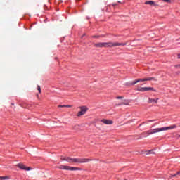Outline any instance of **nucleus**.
Masks as SVG:
<instances>
[{
	"instance_id": "1",
	"label": "nucleus",
	"mask_w": 180,
	"mask_h": 180,
	"mask_svg": "<svg viewBox=\"0 0 180 180\" xmlns=\"http://www.w3.org/2000/svg\"><path fill=\"white\" fill-rule=\"evenodd\" d=\"M172 129H176V125L173 124L169 127L150 129L148 131L142 132L139 139H143V137H148V136H150V134H154L155 133H160V131H164L165 130H172Z\"/></svg>"
},
{
	"instance_id": "2",
	"label": "nucleus",
	"mask_w": 180,
	"mask_h": 180,
	"mask_svg": "<svg viewBox=\"0 0 180 180\" xmlns=\"http://www.w3.org/2000/svg\"><path fill=\"white\" fill-rule=\"evenodd\" d=\"M117 46H126V44L119 42H98L94 44V47H96L97 49H102V47L108 49L109 47L112 48Z\"/></svg>"
},
{
	"instance_id": "3",
	"label": "nucleus",
	"mask_w": 180,
	"mask_h": 180,
	"mask_svg": "<svg viewBox=\"0 0 180 180\" xmlns=\"http://www.w3.org/2000/svg\"><path fill=\"white\" fill-rule=\"evenodd\" d=\"M68 162H75L76 164H86V162H89V161H92V159L89 158H70L67 157Z\"/></svg>"
},
{
	"instance_id": "4",
	"label": "nucleus",
	"mask_w": 180,
	"mask_h": 180,
	"mask_svg": "<svg viewBox=\"0 0 180 180\" xmlns=\"http://www.w3.org/2000/svg\"><path fill=\"white\" fill-rule=\"evenodd\" d=\"M146 81H157V79H155V77H146L143 79H137L131 83H129V82L126 83V86H131L133 85H136V84H137L138 82H144Z\"/></svg>"
},
{
	"instance_id": "5",
	"label": "nucleus",
	"mask_w": 180,
	"mask_h": 180,
	"mask_svg": "<svg viewBox=\"0 0 180 180\" xmlns=\"http://www.w3.org/2000/svg\"><path fill=\"white\" fill-rule=\"evenodd\" d=\"M56 168H58V169H65L66 171H82V168L74 167H71V166H65L63 165L57 166Z\"/></svg>"
},
{
	"instance_id": "6",
	"label": "nucleus",
	"mask_w": 180,
	"mask_h": 180,
	"mask_svg": "<svg viewBox=\"0 0 180 180\" xmlns=\"http://www.w3.org/2000/svg\"><path fill=\"white\" fill-rule=\"evenodd\" d=\"M79 108L80 109V111H79L77 112L78 117H79L81 116H84V115H85V113H86V112H88V107H86V106H80Z\"/></svg>"
},
{
	"instance_id": "7",
	"label": "nucleus",
	"mask_w": 180,
	"mask_h": 180,
	"mask_svg": "<svg viewBox=\"0 0 180 180\" xmlns=\"http://www.w3.org/2000/svg\"><path fill=\"white\" fill-rule=\"evenodd\" d=\"M136 91H139V92H146L147 91L157 92V90H155L153 87H138Z\"/></svg>"
},
{
	"instance_id": "8",
	"label": "nucleus",
	"mask_w": 180,
	"mask_h": 180,
	"mask_svg": "<svg viewBox=\"0 0 180 180\" xmlns=\"http://www.w3.org/2000/svg\"><path fill=\"white\" fill-rule=\"evenodd\" d=\"M16 167L20 168V169H22V171H32V167H27L23 163H18L16 165Z\"/></svg>"
},
{
	"instance_id": "9",
	"label": "nucleus",
	"mask_w": 180,
	"mask_h": 180,
	"mask_svg": "<svg viewBox=\"0 0 180 180\" xmlns=\"http://www.w3.org/2000/svg\"><path fill=\"white\" fill-rule=\"evenodd\" d=\"M101 123L104 124H113V120L103 119L101 120Z\"/></svg>"
},
{
	"instance_id": "10",
	"label": "nucleus",
	"mask_w": 180,
	"mask_h": 180,
	"mask_svg": "<svg viewBox=\"0 0 180 180\" xmlns=\"http://www.w3.org/2000/svg\"><path fill=\"white\" fill-rule=\"evenodd\" d=\"M130 104V101L129 100L125 99L121 103L116 104V106H122V105H129Z\"/></svg>"
},
{
	"instance_id": "11",
	"label": "nucleus",
	"mask_w": 180,
	"mask_h": 180,
	"mask_svg": "<svg viewBox=\"0 0 180 180\" xmlns=\"http://www.w3.org/2000/svg\"><path fill=\"white\" fill-rule=\"evenodd\" d=\"M145 5H150V6H157V4H155V2L153 1H146L145 2Z\"/></svg>"
},
{
	"instance_id": "12",
	"label": "nucleus",
	"mask_w": 180,
	"mask_h": 180,
	"mask_svg": "<svg viewBox=\"0 0 180 180\" xmlns=\"http://www.w3.org/2000/svg\"><path fill=\"white\" fill-rule=\"evenodd\" d=\"M148 103H158V98H148Z\"/></svg>"
},
{
	"instance_id": "13",
	"label": "nucleus",
	"mask_w": 180,
	"mask_h": 180,
	"mask_svg": "<svg viewBox=\"0 0 180 180\" xmlns=\"http://www.w3.org/2000/svg\"><path fill=\"white\" fill-rule=\"evenodd\" d=\"M58 108H72L71 105H59Z\"/></svg>"
},
{
	"instance_id": "14",
	"label": "nucleus",
	"mask_w": 180,
	"mask_h": 180,
	"mask_svg": "<svg viewBox=\"0 0 180 180\" xmlns=\"http://www.w3.org/2000/svg\"><path fill=\"white\" fill-rule=\"evenodd\" d=\"M92 39H99V37H105V35H93Z\"/></svg>"
},
{
	"instance_id": "15",
	"label": "nucleus",
	"mask_w": 180,
	"mask_h": 180,
	"mask_svg": "<svg viewBox=\"0 0 180 180\" xmlns=\"http://www.w3.org/2000/svg\"><path fill=\"white\" fill-rule=\"evenodd\" d=\"M75 131H79V125H75L72 128Z\"/></svg>"
},
{
	"instance_id": "16",
	"label": "nucleus",
	"mask_w": 180,
	"mask_h": 180,
	"mask_svg": "<svg viewBox=\"0 0 180 180\" xmlns=\"http://www.w3.org/2000/svg\"><path fill=\"white\" fill-rule=\"evenodd\" d=\"M6 179H9V177L8 176H0V180H6Z\"/></svg>"
},
{
	"instance_id": "17",
	"label": "nucleus",
	"mask_w": 180,
	"mask_h": 180,
	"mask_svg": "<svg viewBox=\"0 0 180 180\" xmlns=\"http://www.w3.org/2000/svg\"><path fill=\"white\" fill-rule=\"evenodd\" d=\"M60 160L62 161H67V158L66 157H64V156H60Z\"/></svg>"
},
{
	"instance_id": "18",
	"label": "nucleus",
	"mask_w": 180,
	"mask_h": 180,
	"mask_svg": "<svg viewBox=\"0 0 180 180\" xmlns=\"http://www.w3.org/2000/svg\"><path fill=\"white\" fill-rule=\"evenodd\" d=\"M37 89H38L39 94H41V88L40 87L39 85L37 86Z\"/></svg>"
},
{
	"instance_id": "19",
	"label": "nucleus",
	"mask_w": 180,
	"mask_h": 180,
	"mask_svg": "<svg viewBox=\"0 0 180 180\" xmlns=\"http://www.w3.org/2000/svg\"><path fill=\"white\" fill-rule=\"evenodd\" d=\"M153 151H154L153 150H148L146 153V154L147 155H148V154H153Z\"/></svg>"
},
{
	"instance_id": "20",
	"label": "nucleus",
	"mask_w": 180,
	"mask_h": 180,
	"mask_svg": "<svg viewBox=\"0 0 180 180\" xmlns=\"http://www.w3.org/2000/svg\"><path fill=\"white\" fill-rule=\"evenodd\" d=\"M115 99H123V96H117V97H115Z\"/></svg>"
},
{
	"instance_id": "21",
	"label": "nucleus",
	"mask_w": 180,
	"mask_h": 180,
	"mask_svg": "<svg viewBox=\"0 0 180 180\" xmlns=\"http://www.w3.org/2000/svg\"><path fill=\"white\" fill-rule=\"evenodd\" d=\"M175 176H176V174H171L170 178H174V177H175Z\"/></svg>"
},
{
	"instance_id": "22",
	"label": "nucleus",
	"mask_w": 180,
	"mask_h": 180,
	"mask_svg": "<svg viewBox=\"0 0 180 180\" xmlns=\"http://www.w3.org/2000/svg\"><path fill=\"white\" fill-rule=\"evenodd\" d=\"M84 36H86V34H85V33L83 34L82 36L81 37V39H84Z\"/></svg>"
},
{
	"instance_id": "23",
	"label": "nucleus",
	"mask_w": 180,
	"mask_h": 180,
	"mask_svg": "<svg viewBox=\"0 0 180 180\" xmlns=\"http://www.w3.org/2000/svg\"><path fill=\"white\" fill-rule=\"evenodd\" d=\"M174 67H175L176 68H178L180 67V65H176Z\"/></svg>"
},
{
	"instance_id": "24",
	"label": "nucleus",
	"mask_w": 180,
	"mask_h": 180,
	"mask_svg": "<svg viewBox=\"0 0 180 180\" xmlns=\"http://www.w3.org/2000/svg\"><path fill=\"white\" fill-rule=\"evenodd\" d=\"M176 176H177V175H180V171L177 172L176 174Z\"/></svg>"
},
{
	"instance_id": "25",
	"label": "nucleus",
	"mask_w": 180,
	"mask_h": 180,
	"mask_svg": "<svg viewBox=\"0 0 180 180\" xmlns=\"http://www.w3.org/2000/svg\"><path fill=\"white\" fill-rule=\"evenodd\" d=\"M177 58H178L179 59H180V53H179V54L177 55Z\"/></svg>"
},
{
	"instance_id": "26",
	"label": "nucleus",
	"mask_w": 180,
	"mask_h": 180,
	"mask_svg": "<svg viewBox=\"0 0 180 180\" xmlns=\"http://www.w3.org/2000/svg\"><path fill=\"white\" fill-rule=\"evenodd\" d=\"M149 122H154V120H150Z\"/></svg>"
},
{
	"instance_id": "27",
	"label": "nucleus",
	"mask_w": 180,
	"mask_h": 180,
	"mask_svg": "<svg viewBox=\"0 0 180 180\" xmlns=\"http://www.w3.org/2000/svg\"><path fill=\"white\" fill-rule=\"evenodd\" d=\"M37 96L39 98V95L37 94Z\"/></svg>"
},
{
	"instance_id": "28",
	"label": "nucleus",
	"mask_w": 180,
	"mask_h": 180,
	"mask_svg": "<svg viewBox=\"0 0 180 180\" xmlns=\"http://www.w3.org/2000/svg\"><path fill=\"white\" fill-rule=\"evenodd\" d=\"M143 124H140V125L139 126H141Z\"/></svg>"
}]
</instances>
